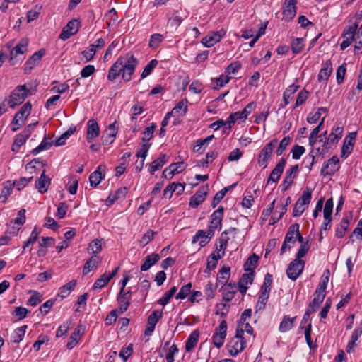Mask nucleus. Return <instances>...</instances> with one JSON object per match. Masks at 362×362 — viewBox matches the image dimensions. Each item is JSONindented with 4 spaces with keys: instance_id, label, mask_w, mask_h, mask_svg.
Segmentation results:
<instances>
[{
    "instance_id": "obj_1",
    "label": "nucleus",
    "mask_w": 362,
    "mask_h": 362,
    "mask_svg": "<svg viewBox=\"0 0 362 362\" xmlns=\"http://www.w3.org/2000/svg\"><path fill=\"white\" fill-rule=\"evenodd\" d=\"M138 64L139 60L131 53L120 56L110 68L107 79L113 81L122 74L124 81H129Z\"/></svg>"
},
{
    "instance_id": "obj_2",
    "label": "nucleus",
    "mask_w": 362,
    "mask_h": 362,
    "mask_svg": "<svg viewBox=\"0 0 362 362\" xmlns=\"http://www.w3.org/2000/svg\"><path fill=\"white\" fill-rule=\"evenodd\" d=\"M29 40L28 38H21L17 43L14 40L8 41L4 48L9 52V62L11 66L22 62L25 54L28 50Z\"/></svg>"
},
{
    "instance_id": "obj_3",
    "label": "nucleus",
    "mask_w": 362,
    "mask_h": 362,
    "mask_svg": "<svg viewBox=\"0 0 362 362\" xmlns=\"http://www.w3.org/2000/svg\"><path fill=\"white\" fill-rule=\"evenodd\" d=\"M242 331H235V334L232 337L227 344V349L231 356H236L242 352L247 346L250 341L247 337L241 336Z\"/></svg>"
},
{
    "instance_id": "obj_4",
    "label": "nucleus",
    "mask_w": 362,
    "mask_h": 362,
    "mask_svg": "<svg viewBox=\"0 0 362 362\" xmlns=\"http://www.w3.org/2000/svg\"><path fill=\"white\" fill-rule=\"evenodd\" d=\"M312 199V189L307 187L302 193V195L297 200L293 211V216H300L305 210L308 207V205Z\"/></svg>"
},
{
    "instance_id": "obj_5",
    "label": "nucleus",
    "mask_w": 362,
    "mask_h": 362,
    "mask_svg": "<svg viewBox=\"0 0 362 362\" xmlns=\"http://www.w3.org/2000/svg\"><path fill=\"white\" fill-rule=\"evenodd\" d=\"M277 144L278 140L273 139L262 148L257 158V164L259 167L263 169L267 167L268 161L272 155L274 149L277 146Z\"/></svg>"
},
{
    "instance_id": "obj_6",
    "label": "nucleus",
    "mask_w": 362,
    "mask_h": 362,
    "mask_svg": "<svg viewBox=\"0 0 362 362\" xmlns=\"http://www.w3.org/2000/svg\"><path fill=\"white\" fill-rule=\"evenodd\" d=\"M28 90L25 85L18 86L10 94L8 105L11 109L23 103L27 96Z\"/></svg>"
},
{
    "instance_id": "obj_7",
    "label": "nucleus",
    "mask_w": 362,
    "mask_h": 362,
    "mask_svg": "<svg viewBox=\"0 0 362 362\" xmlns=\"http://www.w3.org/2000/svg\"><path fill=\"white\" fill-rule=\"evenodd\" d=\"M298 230L299 225L298 223H293L288 228L281 248V254H283L286 250H290L295 244L297 235H298Z\"/></svg>"
},
{
    "instance_id": "obj_8",
    "label": "nucleus",
    "mask_w": 362,
    "mask_h": 362,
    "mask_svg": "<svg viewBox=\"0 0 362 362\" xmlns=\"http://www.w3.org/2000/svg\"><path fill=\"white\" fill-rule=\"evenodd\" d=\"M305 262L303 259H294L290 262L286 269L288 279L296 281L303 273Z\"/></svg>"
},
{
    "instance_id": "obj_9",
    "label": "nucleus",
    "mask_w": 362,
    "mask_h": 362,
    "mask_svg": "<svg viewBox=\"0 0 362 362\" xmlns=\"http://www.w3.org/2000/svg\"><path fill=\"white\" fill-rule=\"evenodd\" d=\"M224 209L220 206L218 209L214 211L210 216V225L208 230L209 235H214L216 230H221L222 228V220L223 217Z\"/></svg>"
},
{
    "instance_id": "obj_10",
    "label": "nucleus",
    "mask_w": 362,
    "mask_h": 362,
    "mask_svg": "<svg viewBox=\"0 0 362 362\" xmlns=\"http://www.w3.org/2000/svg\"><path fill=\"white\" fill-rule=\"evenodd\" d=\"M226 332L227 322L225 320H223L216 328L212 337L213 343L216 347L221 348L223 345L226 337Z\"/></svg>"
},
{
    "instance_id": "obj_11",
    "label": "nucleus",
    "mask_w": 362,
    "mask_h": 362,
    "mask_svg": "<svg viewBox=\"0 0 362 362\" xmlns=\"http://www.w3.org/2000/svg\"><path fill=\"white\" fill-rule=\"evenodd\" d=\"M339 169V159L337 156H334L327 161L325 162L320 170L322 176L333 175Z\"/></svg>"
},
{
    "instance_id": "obj_12",
    "label": "nucleus",
    "mask_w": 362,
    "mask_h": 362,
    "mask_svg": "<svg viewBox=\"0 0 362 362\" xmlns=\"http://www.w3.org/2000/svg\"><path fill=\"white\" fill-rule=\"evenodd\" d=\"M80 26V21L77 19H72L69 21L63 28L59 35V39L64 41L68 40L78 31Z\"/></svg>"
},
{
    "instance_id": "obj_13",
    "label": "nucleus",
    "mask_w": 362,
    "mask_h": 362,
    "mask_svg": "<svg viewBox=\"0 0 362 362\" xmlns=\"http://www.w3.org/2000/svg\"><path fill=\"white\" fill-rule=\"evenodd\" d=\"M226 34V30L223 28L217 31L211 32L206 37L202 38V43L206 47H211L219 42Z\"/></svg>"
},
{
    "instance_id": "obj_14",
    "label": "nucleus",
    "mask_w": 362,
    "mask_h": 362,
    "mask_svg": "<svg viewBox=\"0 0 362 362\" xmlns=\"http://www.w3.org/2000/svg\"><path fill=\"white\" fill-rule=\"evenodd\" d=\"M163 317L162 310H153L147 318L146 327L144 330V334L146 336H151L155 330L157 322Z\"/></svg>"
},
{
    "instance_id": "obj_15",
    "label": "nucleus",
    "mask_w": 362,
    "mask_h": 362,
    "mask_svg": "<svg viewBox=\"0 0 362 362\" xmlns=\"http://www.w3.org/2000/svg\"><path fill=\"white\" fill-rule=\"evenodd\" d=\"M297 0H285L282 6V19L286 22L291 21L296 14Z\"/></svg>"
},
{
    "instance_id": "obj_16",
    "label": "nucleus",
    "mask_w": 362,
    "mask_h": 362,
    "mask_svg": "<svg viewBox=\"0 0 362 362\" xmlns=\"http://www.w3.org/2000/svg\"><path fill=\"white\" fill-rule=\"evenodd\" d=\"M356 132H350L344 139L341 157L346 158L352 152L356 139Z\"/></svg>"
},
{
    "instance_id": "obj_17",
    "label": "nucleus",
    "mask_w": 362,
    "mask_h": 362,
    "mask_svg": "<svg viewBox=\"0 0 362 362\" xmlns=\"http://www.w3.org/2000/svg\"><path fill=\"white\" fill-rule=\"evenodd\" d=\"M255 272H245L240 278L238 284V291L242 296H245L249 286L252 284Z\"/></svg>"
},
{
    "instance_id": "obj_18",
    "label": "nucleus",
    "mask_w": 362,
    "mask_h": 362,
    "mask_svg": "<svg viewBox=\"0 0 362 362\" xmlns=\"http://www.w3.org/2000/svg\"><path fill=\"white\" fill-rule=\"evenodd\" d=\"M45 54V50L43 49H40L33 54L29 59L25 62L24 65L25 74H30L34 67H35L41 61L43 56Z\"/></svg>"
},
{
    "instance_id": "obj_19",
    "label": "nucleus",
    "mask_w": 362,
    "mask_h": 362,
    "mask_svg": "<svg viewBox=\"0 0 362 362\" xmlns=\"http://www.w3.org/2000/svg\"><path fill=\"white\" fill-rule=\"evenodd\" d=\"M358 28V23H354L353 25L346 28L343 33L342 37L343 41L340 44V49L344 50L352 43L356 31Z\"/></svg>"
},
{
    "instance_id": "obj_20",
    "label": "nucleus",
    "mask_w": 362,
    "mask_h": 362,
    "mask_svg": "<svg viewBox=\"0 0 362 362\" xmlns=\"http://www.w3.org/2000/svg\"><path fill=\"white\" fill-rule=\"evenodd\" d=\"M209 192L207 185L202 186L196 193L191 197L189 205L192 208H197L204 200Z\"/></svg>"
},
{
    "instance_id": "obj_21",
    "label": "nucleus",
    "mask_w": 362,
    "mask_h": 362,
    "mask_svg": "<svg viewBox=\"0 0 362 362\" xmlns=\"http://www.w3.org/2000/svg\"><path fill=\"white\" fill-rule=\"evenodd\" d=\"M286 163V160L284 158H281L278 162V163L276 165L274 168L272 170V172L267 179V185L276 183L279 181V180L280 179V177L284 172Z\"/></svg>"
},
{
    "instance_id": "obj_22",
    "label": "nucleus",
    "mask_w": 362,
    "mask_h": 362,
    "mask_svg": "<svg viewBox=\"0 0 362 362\" xmlns=\"http://www.w3.org/2000/svg\"><path fill=\"white\" fill-rule=\"evenodd\" d=\"M351 219H352V216L351 214L349 215H345L341 218L340 223L335 226L334 229H335V237L336 238H342L345 235L346 231L349 229Z\"/></svg>"
},
{
    "instance_id": "obj_23",
    "label": "nucleus",
    "mask_w": 362,
    "mask_h": 362,
    "mask_svg": "<svg viewBox=\"0 0 362 362\" xmlns=\"http://www.w3.org/2000/svg\"><path fill=\"white\" fill-rule=\"evenodd\" d=\"M100 128L97 121L90 119L87 123L86 139L88 142H91L93 139L99 136Z\"/></svg>"
},
{
    "instance_id": "obj_24",
    "label": "nucleus",
    "mask_w": 362,
    "mask_h": 362,
    "mask_svg": "<svg viewBox=\"0 0 362 362\" xmlns=\"http://www.w3.org/2000/svg\"><path fill=\"white\" fill-rule=\"evenodd\" d=\"M214 235H209V230L204 231L203 230H199L196 234L193 236L192 243L194 244L199 243L200 247H204Z\"/></svg>"
},
{
    "instance_id": "obj_25",
    "label": "nucleus",
    "mask_w": 362,
    "mask_h": 362,
    "mask_svg": "<svg viewBox=\"0 0 362 362\" xmlns=\"http://www.w3.org/2000/svg\"><path fill=\"white\" fill-rule=\"evenodd\" d=\"M185 190V184L180 182H173L168 185L163 190V197L171 198L175 192L177 195H180Z\"/></svg>"
},
{
    "instance_id": "obj_26",
    "label": "nucleus",
    "mask_w": 362,
    "mask_h": 362,
    "mask_svg": "<svg viewBox=\"0 0 362 362\" xmlns=\"http://www.w3.org/2000/svg\"><path fill=\"white\" fill-rule=\"evenodd\" d=\"M332 64L330 60H327L325 63L322 64V68L320 70L317 75V81L321 83L324 81H327L332 72Z\"/></svg>"
},
{
    "instance_id": "obj_27",
    "label": "nucleus",
    "mask_w": 362,
    "mask_h": 362,
    "mask_svg": "<svg viewBox=\"0 0 362 362\" xmlns=\"http://www.w3.org/2000/svg\"><path fill=\"white\" fill-rule=\"evenodd\" d=\"M15 187V181L6 180L2 183V189L0 194V202L6 203L8 197L11 194Z\"/></svg>"
},
{
    "instance_id": "obj_28",
    "label": "nucleus",
    "mask_w": 362,
    "mask_h": 362,
    "mask_svg": "<svg viewBox=\"0 0 362 362\" xmlns=\"http://www.w3.org/2000/svg\"><path fill=\"white\" fill-rule=\"evenodd\" d=\"M51 180L45 175V170L41 174L40 177L35 181V187L40 194H44L47 192L48 187L50 185Z\"/></svg>"
},
{
    "instance_id": "obj_29",
    "label": "nucleus",
    "mask_w": 362,
    "mask_h": 362,
    "mask_svg": "<svg viewBox=\"0 0 362 362\" xmlns=\"http://www.w3.org/2000/svg\"><path fill=\"white\" fill-rule=\"evenodd\" d=\"M105 169V166L99 165L96 170L93 172L89 176L90 185L93 187H97L104 178L102 171Z\"/></svg>"
},
{
    "instance_id": "obj_30",
    "label": "nucleus",
    "mask_w": 362,
    "mask_h": 362,
    "mask_svg": "<svg viewBox=\"0 0 362 362\" xmlns=\"http://www.w3.org/2000/svg\"><path fill=\"white\" fill-rule=\"evenodd\" d=\"M101 259L99 256L93 255L90 257L88 260L86 261L83 266V274L86 275L90 271L97 269L98 266L100 263Z\"/></svg>"
},
{
    "instance_id": "obj_31",
    "label": "nucleus",
    "mask_w": 362,
    "mask_h": 362,
    "mask_svg": "<svg viewBox=\"0 0 362 362\" xmlns=\"http://www.w3.org/2000/svg\"><path fill=\"white\" fill-rule=\"evenodd\" d=\"M30 136V132L29 131H24L23 132L18 134L16 138H15V140L13 143V145H12V147H11V150L13 152H18L20 149V148L21 147V146H23L26 140L28 139V138Z\"/></svg>"
},
{
    "instance_id": "obj_32",
    "label": "nucleus",
    "mask_w": 362,
    "mask_h": 362,
    "mask_svg": "<svg viewBox=\"0 0 362 362\" xmlns=\"http://www.w3.org/2000/svg\"><path fill=\"white\" fill-rule=\"evenodd\" d=\"M168 156L163 154L159 156L157 159L152 161L148 166V172L153 175L160 168H161L168 162Z\"/></svg>"
},
{
    "instance_id": "obj_33",
    "label": "nucleus",
    "mask_w": 362,
    "mask_h": 362,
    "mask_svg": "<svg viewBox=\"0 0 362 362\" xmlns=\"http://www.w3.org/2000/svg\"><path fill=\"white\" fill-rule=\"evenodd\" d=\"M160 259V257L157 253H151L147 255L144 259V263L141 266V270L142 272L148 271L152 266L156 264Z\"/></svg>"
},
{
    "instance_id": "obj_34",
    "label": "nucleus",
    "mask_w": 362,
    "mask_h": 362,
    "mask_svg": "<svg viewBox=\"0 0 362 362\" xmlns=\"http://www.w3.org/2000/svg\"><path fill=\"white\" fill-rule=\"evenodd\" d=\"M77 284L76 280H71L67 284L63 285L59 288L57 296L61 299H64L69 296L71 292L74 289Z\"/></svg>"
},
{
    "instance_id": "obj_35",
    "label": "nucleus",
    "mask_w": 362,
    "mask_h": 362,
    "mask_svg": "<svg viewBox=\"0 0 362 362\" xmlns=\"http://www.w3.org/2000/svg\"><path fill=\"white\" fill-rule=\"evenodd\" d=\"M242 331L241 336L247 337L250 339L255 338L254 330L249 322H238L235 331Z\"/></svg>"
},
{
    "instance_id": "obj_36",
    "label": "nucleus",
    "mask_w": 362,
    "mask_h": 362,
    "mask_svg": "<svg viewBox=\"0 0 362 362\" xmlns=\"http://www.w3.org/2000/svg\"><path fill=\"white\" fill-rule=\"evenodd\" d=\"M214 137V135H209L205 139L197 140L195 144L193 146V151L194 153H202L209 143L212 141Z\"/></svg>"
},
{
    "instance_id": "obj_37",
    "label": "nucleus",
    "mask_w": 362,
    "mask_h": 362,
    "mask_svg": "<svg viewBox=\"0 0 362 362\" xmlns=\"http://www.w3.org/2000/svg\"><path fill=\"white\" fill-rule=\"evenodd\" d=\"M28 326L23 325L13 330L11 336V341L14 344H18L21 341L25 334Z\"/></svg>"
},
{
    "instance_id": "obj_38",
    "label": "nucleus",
    "mask_w": 362,
    "mask_h": 362,
    "mask_svg": "<svg viewBox=\"0 0 362 362\" xmlns=\"http://www.w3.org/2000/svg\"><path fill=\"white\" fill-rule=\"evenodd\" d=\"M296 319V316L291 317L288 315H284L279 325V332L284 333L290 331L293 327L294 321Z\"/></svg>"
},
{
    "instance_id": "obj_39",
    "label": "nucleus",
    "mask_w": 362,
    "mask_h": 362,
    "mask_svg": "<svg viewBox=\"0 0 362 362\" xmlns=\"http://www.w3.org/2000/svg\"><path fill=\"white\" fill-rule=\"evenodd\" d=\"M117 134V129L115 127V122L110 124L105 132V138L103 139V144H109L114 141L115 138Z\"/></svg>"
},
{
    "instance_id": "obj_40",
    "label": "nucleus",
    "mask_w": 362,
    "mask_h": 362,
    "mask_svg": "<svg viewBox=\"0 0 362 362\" xmlns=\"http://www.w3.org/2000/svg\"><path fill=\"white\" fill-rule=\"evenodd\" d=\"M230 276V268L228 266H223L218 271L217 274V282L225 285L229 280Z\"/></svg>"
},
{
    "instance_id": "obj_41",
    "label": "nucleus",
    "mask_w": 362,
    "mask_h": 362,
    "mask_svg": "<svg viewBox=\"0 0 362 362\" xmlns=\"http://www.w3.org/2000/svg\"><path fill=\"white\" fill-rule=\"evenodd\" d=\"M199 332L198 330H194L190 335L189 336L188 339L186 341L185 343V351H191L192 349H194L199 341Z\"/></svg>"
},
{
    "instance_id": "obj_42",
    "label": "nucleus",
    "mask_w": 362,
    "mask_h": 362,
    "mask_svg": "<svg viewBox=\"0 0 362 362\" xmlns=\"http://www.w3.org/2000/svg\"><path fill=\"white\" fill-rule=\"evenodd\" d=\"M258 261V255L253 253L247 258L245 263L244 264V271L245 272H255V269L257 266Z\"/></svg>"
},
{
    "instance_id": "obj_43",
    "label": "nucleus",
    "mask_w": 362,
    "mask_h": 362,
    "mask_svg": "<svg viewBox=\"0 0 362 362\" xmlns=\"http://www.w3.org/2000/svg\"><path fill=\"white\" fill-rule=\"evenodd\" d=\"M187 100L184 99L178 102L173 108V113H175V117L184 116L187 111Z\"/></svg>"
},
{
    "instance_id": "obj_44",
    "label": "nucleus",
    "mask_w": 362,
    "mask_h": 362,
    "mask_svg": "<svg viewBox=\"0 0 362 362\" xmlns=\"http://www.w3.org/2000/svg\"><path fill=\"white\" fill-rule=\"evenodd\" d=\"M156 127L157 125L156 123H151L149 126L144 129L142 132V144H150L149 141L153 138Z\"/></svg>"
},
{
    "instance_id": "obj_45",
    "label": "nucleus",
    "mask_w": 362,
    "mask_h": 362,
    "mask_svg": "<svg viewBox=\"0 0 362 362\" xmlns=\"http://www.w3.org/2000/svg\"><path fill=\"white\" fill-rule=\"evenodd\" d=\"M247 119L241 111H238L231 113L227 118V122L229 128L231 127L235 122H244Z\"/></svg>"
},
{
    "instance_id": "obj_46",
    "label": "nucleus",
    "mask_w": 362,
    "mask_h": 362,
    "mask_svg": "<svg viewBox=\"0 0 362 362\" xmlns=\"http://www.w3.org/2000/svg\"><path fill=\"white\" fill-rule=\"evenodd\" d=\"M117 300L119 302V307L118 308L119 313H123L127 310L130 305L129 297L127 296V294L119 293L117 296Z\"/></svg>"
},
{
    "instance_id": "obj_47",
    "label": "nucleus",
    "mask_w": 362,
    "mask_h": 362,
    "mask_svg": "<svg viewBox=\"0 0 362 362\" xmlns=\"http://www.w3.org/2000/svg\"><path fill=\"white\" fill-rule=\"evenodd\" d=\"M305 47V40L303 37H296L291 42V47L294 54H299Z\"/></svg>"
},
{
    "instance_id": "obj_48",
    "label": "nucleus",
    "mask_w": 362,
    "mask_h": 362,
    "mask_svg": "<svg viewBox=\"0 0 362 362\" xmlns=\"http://www.w3.org/2000/svg\"><path fill=\"white\" fill-rule=\"evenodd\" d=\"M80 338H81L80 329L78 328H76L69 339V341L66 344V347L69 349H72L74 347H75L76 346Z\"/></svg>"
},
{
    "instance_id": "obj_49",
    "label": "nucleus",
    "mask_w": 362,
    "mask_h": 362,
    "mask_svg": "<svg viewBox=\"0 0 362 362\" xmlns=\"http://www.w3.org/2000/svg\"><path fill=\"white\" fill-rule=\"evenodd\" d=\"M325 122V117L322 119L319 124L315 127L312 132H310L309 135V144L312 146H314V144L316 142V138L320 132V131L322 129Z\"/></svg>"
},
{
    "instance_id": "obj_50",
    "label": "nucleus",
    "mask_w": 362,
    "mask_h": 362,
    "mask_svg": "<svg viewBox=\"0 0 362 362\" xmlns=\"http://www.w3.org/2000/svg\"><path fill=\"white\" fill-rule=\"evenodd\" d=\"M187 165L185 163L182 162V161L177 162L176 163L170 164L169 165V169H170L169 175H170V177H173L176 173H181L182 171H183L187 168Z\"/></svg>"
},
{
    "instance_id": "obj_51",
    "label": "nucleus",
    "mask_w": 362,
    "mask_h": 362,
    "mask_svg": "<svg viewBox=\"0 0 362 362\" xmlns=\"http://www.w3.org/2000/svg\"><path fill=\"white\" fill-rule=\"evenodd\" d=\"M110 280L111 279L108 276V274L105 272L95 281L93 288L94 289L102 288L105 287L110 281Z\"/></svg>"
},
{
    "instance_id": "obj_52",
    "label": "nucleus",
    "mask_w": 362,
    "mask_h": 362,
    "mask_svg": "<svg viewBox=\"0 0 362 362\" xmlns=\"http://www.w3.org/2000/svg\"><path fill=\"white\" fill-rule=\"evenodd\" d=\"M158 62L156 59H152L144 67L141 74V78H145L147 76H148L153 70L158 66Z\"/></svg>"
},
{
    "instance_id": "obj_53",
    "label": "nucleus",
    "mask_w": 362,
    "mask_h": 362,
    "mask_svg": "<svg viewBox=\"0 0 362 362\" xmlns=\"http://www.w3.org/2000/svg\"><path fill=\"white\" fill-rule=\"evenodd\" d=\"M40 233V230H38L37 228V227L35 226L34 228V229L33 230V231L31 232L30 235V237L28 239L27 241H25L23 245V251L28 247H30V245H33L34 244V243L37 240V239L38 238V236Z\"/></svg>"
},
{
    "instance_id": "obj_54",
    "label": "nucleus",
    "mask_w": 362,
    "mask_h": 362,
    "mask_svg": "<svg viewBox=\"0 0 362 362\" xmlns=\"http://www.w3.org/2000/svg\"><path fill=\"white\" fill-rule=\"evenodd\" d=\"M330 272L329 269L324 271L317 289L326 292L327 286L329 280Z\"/></svg>"
},
{
    "instance_id": "obj_55",
    "label": "nucleus",
    "mask_w": 362,
    "mask_h": 362,
    "mask_svg": "<svg viewBox=\"0 0 362 362\" xmlns=\"http://www.w3.org/2000/svg\"><path fill=\"white\" fill-rule=\"evenodd\" d=\"M164 40V36L160 33H154L151 35L148 45L152 49L157 48Z\"/></svg>"
},
{
    "instance_id": "obj_56",
    "label": "nucleus",
    "mask_w": 362,
    "mask_h": 362,
    "mask_svg": "<svg viewBox=\"0 0 362 362\" xmlns=\"http://www.w3.org/2000/svg\"><path fill=\"white\" fill-rule=\"evenodd\" d=\"M311 332H312V324L308 323L307 327L305 328V332H304L305 338V341H306V343H307L308 347L310 349H314L317 347V345L312 340Z\"/></svg>"
},
{
    "instance_id": "obj_57",
    "label": "nucleus",
    "mask_w": 362,
    "mask_h": 362,
    "mask_svg": "<svg viewBox=\"0 0 362 362\" xmlns=\"http://www.w3.org/2000/svg\"><path fill=\"white\" fill-rule=\"evenodd\" d=\"M308 95H309V92L305 88L302 89L298 93L297 98H296V103H295L293 108L296 109L300 105H303L308 99Z\"/></svg>"
},
{
    "instance_id": "obj_58",
    "label": "nucleus",
    "mask_w": 362,
    "mask_h": 362,
    "mask_svg": "<svg viewBox=\"0 0 362 362\" xmlns=\"http://www.w3.org/2000/svg\"><path fill=\"white\" fill-rule=\"evenodd\" d=\"M260 295L258 297V300L256 305V311L262 310L265 308L266 303L268 300L269 293L260 291Z\"/></svg>"
},
{
    "instance_id": "obj_59",
    "label": "nucleus",
    "mask_w": 362,
    "mask_h": 362,
    "mask_svg": "<svg viewBox=\"0 0 362 362\" xmlns=\"http://www.w3.org/2000/svg\"><path fill=\"white\" fill-rule=\"evenodd\" d=\"M192 284L188 283L180 288V291L175 296V299L177 300H183L189 296L191 292Z\"/></svg>"
},
{
    "instance_id": "obj_60",
    "label": "nucleus",
    "mask_w": 362,
    "mask_h": 362,
    "mask_svg": "<svg viewBox=\"0 0 362 362\" xmlns=\"http://www.w3.org/2000/svg\"><path fill=\"white\" fill-rule=\"evenodd\" d=\"M183 21V18L179 16L177 13L173 14L172 17L168 21V25L177 30Z\"/></svg>"
},
{
    "instance_id": "obj_61",
    "label": "nucleus",
    "mask_w": 362,
    "mask_h": 362,
    "mask_svg": "<svg viewBox=\"0 0 362 362\" xmlns=\"http://www.w3.org/2000/svg\"><path fill=\"white\" fill-rule=\"evenodd\" d=\"M291 142V137L289 136H286L284 137L280 141L276 150V153L277 156H281L285 151L286 150L287 146Z\"/></svg>"
},
{
    "instance_id": "obj_62",
    "label": "nucleus",
    "mask_w": 362,
    "mask_h": 362,
    "mask_svg": "<svg viewBox=\"0 0 362 362\" xmlns=\"http://www.w3.org/2000/svg\"><path fill=\"white\" fill-rule=\"evenodd\" d=\"M106 23L109 26H112L115 24L118 19V16L116 10L112 8L108 11L105 15Z\"/></svg>"
},
{
    "instance_id": "obj_63",
    "label": "nucleus",
    "mask_w": 362,
    "mask_h": 362,
    "mask_svg": "<svg viewBox=\"0 0 362 362\" xmlns=\"http://www.w3.org/2000/svg\"><path fill=\"white\" fill-rule=\"evenodd\" d=\"M78 180L76 177H71L66 185L68 192L74 195L76 194L78 189Z\"/></svg>"
},
{
    "instance_id": "obj_64",
    "label": "nucleus",
    "mask_w": 362,
    "mask_h": 362,
    "mask_svg": "<svg viewBox=\"0 0 362 362\" xmlns=\"http://www.w3.org/2000/svg\"><path fill=\"white\" fill-rule=\"evenodd\" d=\"M340 139H341L338 136L331 132L325 141L323 146L326 148H330L333 145L337 144Z\"/></svg>"
}]
</instances>
